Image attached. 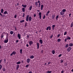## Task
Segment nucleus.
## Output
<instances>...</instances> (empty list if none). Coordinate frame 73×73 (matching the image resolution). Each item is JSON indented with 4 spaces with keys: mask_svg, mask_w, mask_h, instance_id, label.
Returning <instances> with one entry per match:
<instances>
[{
    "mask_svg": "<svg viewBox=\"0 0 73 73\" xmlns=\"http://www.w3.org/2000/svg\"><path fill=\"white\" fill-rule=\"evenodd\" d=\"M1 68H2V65H0V70L1 69Z\"/></svg>",
    "mask_w": 73,
    "mask_h": 73,
    "instance_id": "obj_36",
    "label": "nucleus"
},
{
    "mask_svg": "<svg viewBox=\"0 0 73 73\" xmlns=\"http://www.w3.org/2000/svg\"><path fill=\"white\" fill-rule=\"evenodd\" d=\"M4 61H5V63H6V59H5Z\"/></svg>",
    "mask_w": 73,
    "mask_h": 73,
    "instance_id": "obj_57",
    "label": "nucleus"
},
{
    "mask_svg": "<svg viewBox=\"0 0 73 73\" xmlns=\"http://www.w3.org/2000/svg\"><path fill=\"white\" fill-rule=\"evenodd\" d=\"M26 46H27V47H28V46H29V45H28V44H27Z\"/></svg>",
    "mask_w": 73,
    "mask_h": 73,
    "instance_id": "obj_56",
    "label": "nucleus"
},
{
    "mask_svg": "<svg viewBox=\"0 0 73 73\" xmlns=\"http://www.w3.org/2000/svg\"><path fill=\"white\" fill-rule=\"evenodd\" d=\"M29 66V65H26V68H28Z\"/></svg>",
    "mask_w": 73,
    "mask_h": 73,
    "instance_id": "obj_47",
    "label": "nucleus"
},
{
    "mask_svg": "<svg viewBox=\"0 0 73 73\" xmlns=\"http://www.w3.org/2000/svg\"><path fill=\"white\" fill-rule=\"evenodd\" d=\"M14 17L15 18H16V17H17V15H15V16H14Z\"/></svg>",
    "mask_w": 73,
    "mask_h": 73,
    "instance_id": "obj_45",
    "label": "nucleus"
},
{
    "mask_svg": "<svg viewBox=\"0 0 73 73\" xmlns=\"http://www.w3.org/2000/svg\"><path fill=\"white\" fill-rule=\"evenodd\" d=\"M52 53L53 54H54V53H55V51H54V50H53L52 51Z\"/></svg>",
    "mask_w": 73,
    "mask_h": 73,
    "instance_id": "obj_20",
    "label": "nucleus"
},
{
    "mask_svg": "<svg viewBox=\"0 0 73 73\" xmlns=\"http://www.w3.org/2000/svg\"><path fill=\"white\" fill-rule=\"evenodd\" d=\"M26 7H27V5H25L24 6V8H26Z\"/></svg>",
    "mask_w": 73,
    "mask_h": 73,
    "instance_id": "obj_54",
    "label": "nucleus"
},
{
    "mask_svg": "<svg viewBox=\"0 0 73 73\" xmlns=\"http://www.w3.org/2000/svg\"><path fill=\"white\" fill-rule=\"evenodd\" d=\"M29 15H28L26 18V20L27 21H28V19H29Z\"/></svg>",
    "mask_w": 73,
    "mask_h": 73,
    "instance_id": "obj_6",
    "label": "nucleus"
},
{
    "mask_svg": "<svg viewBox=\"0 0 73 73\" xmlns=\"http://www.w3.org/2000/svg\"><path fill=\"white\" fill-rule=\"evenodd\" d=\"M35 4L36 5H38V2H36L35 3Z\"/></svg>",
    "mask_w": 73,
    "mask_h": 73,
    "instance_id": "obj_41",
    "label": "nucleus"
},
{
    "mask_svg": "<svg viewBox=\"0 0 73 73\" xmlns=\"http://www.w3.org/2000/svg\"><path fill=\"white\" fill-rule=\"evenodd\" d=\"M71 49L72 48L70 47H68L67 49V51H68V52H69L71 50Z\"/></svg>",
    "mask_w": 73,
    "mask_h": 73,
    "instance_id": "obj_2",
    "label": "nucleus"
},
{
    "mask_svg": "<svg viewBox=\"0 0 73 73\" xmlns=\"http://www.w3.org/2000/svg\"><path fill=\"white\" fill-rule=\"evenodd\" d=\"M4 14H5V15L7 14V11H5L4 12Z\"/></svg>",
    "mask_w": 73,
    "mask_h": 73,
    "instance_id": "obj_31",
    "label": "nucleus"
},
{
    "mask_svg": "<svg viewBox=\"0 0 73 73\" xmlns=\"http://www.w3.org/2000/svg\"><path fill=\"white\" fill-rule=\"evenodd\" d=\"M16 42H19V40H16Z\"/></svg>",
    "mask_w": 73,
    "mask_h": 73,
    "instance_id": "obj_51",
    "label": "nucleus"
},
{
    "mask_svg": "<svg viewBox=\"0 0 73 73\" xmlns=\"http://www.w3.org/2000/svg\"><path fill=\"white\" fill-rule=\"evenodd\" d=\"M12 53H13V54H16V51H14L12 52Z\"/></svg>",
    "mask_w": 73,
    "mask_h": 73,
    "instance_id": "obj_15",
    "label": "nucleus"
},
{
    "mask_svg": "<svg viewBox=\"0 0 73 73\" xmlns=\"http://www.w3.org/2000/svg\"><path fill=\"white\" fill-rule=\"evenodd\" d=\"M60 41H61V39H58V42H60Z\"/></svg>",
    "mask_w": 73,
    "mask_h": 73,
    "instance_id": "obj_33",
    "label": "nucleus"
},
{
    "mask_svg": "<svg viewBox=\"0 0 73 73\" xmlns=\"http://www.w3.org/2000/svg\"><path fill=\"white\" fill-rule=\"evenodd\" d=\"M62 11L63 12H66V9H63L62 10Z\"/></svg>",
    "mask_w": 73,
    "mask_h": 73,
    "instance_id": "obj_27",
    "label": "nucleus"
},
{
    "mask_svg": "<svg viewBox=\"0 0 73 73\" xmlns=\"http://www.w3.org/2000/svg\"><path fill=\"white\" fill-rule=\"evenodd\" d=\"M8 42V38H6V40L4 41V43H7Z\"/></svg>",
    "mask_w": 73,
    "mask_h": 73,
    "instance_id": "obj_1",
    "label": "nucleus"
},
{
    "mask_svg": "<svg viewBox=\"0 0 73 73\" xmlns=\"http://www.w3.org/2000/svg\"><path fill=\"white\" fill-rule=\"evenodd\" d=\"M30 62V59L29 58H28L27 60V63H29Z\"/></svg>",
    "mask_w": 73,
    "mask_h": 73,
    "instance_id": "obj_8",
    "label": "nucleus"
},
{
    "mask_svg": "<svg viewBox=\"0 0 73 73\" xmlns=\"http://www.w3.org/2000/svg\"><path fill=\"white\" fill-rule=\"evenodd\" d=\"M59 17V16L58 15H57L56 17V20H57V19H58V17Z\"/></svg>",
    "mask_w": 73,
    "mask_h": 73,
    "instance_id": "obj_29",
    "label": "nucleus"
},
{
    "mask_svg": "<svg viewBox=\"0 0 73 73\" xmlns=\"http://www.w3.org/2000/svg\"><path fill=\"white\" fill-rule=\"evenodd\" d=\"M29 21H31V20H32V17H29Z\"/></svg>",
    "mask_w": 73,
    "mask_h": 73,
    "instance_id": "obj_10",
    "label": "nucleus"
},
{
    "mask_svg": "<svg viewBox=\"0 0 73 73\" xmlns=\"http://www.w3.org/2000/svg\"><path fill=\"white\" fill-rule=\"evenodd\" d=\"M25 5H24L23 4V5H22V7H24Z\"/></svg>",
    "mask_w": 73,
    "mask_h": 73,
    "instance_id": "obj_58",
    "label": "nucleus"
},
{
    "mask_svg": "<svg viewBox=\"0 0 73 73\" xmlns=\"http://www.w3.org/2000/svg\"><path fill=\"white\" fill-rule=\"evenodd\" d=\"M36 14H34V17H36Z\"/></svg>",
    "mask_w": 73,
    "mask_h": 73,
    "instance_id": "obj_53",
    "label": "nucleus"
},
{
    "mask_svg": "<svg viewBox=\"0 0 73 73\" xmlns=\"http://www.w3.org/2000/svg\"><path fill=\"white\" fill-rule=\"evenodd\" d=\"M38 3H39V5H41V3H40V1L38 0Z\"/></svg>",
    "mask_w": 73,
    "mask_h": 73,
    "instance_id": "obj_17",
    "label": "nucleus"
},
{
    "mask_svg": "<svg viewBox=\"0 0 73 73\" xmlns=\"http://www.w3.org/2000/svg\"><path fill=\"white\" fill-rule=\"evenodd\" d=\"M50 13V11H48L46 14V16H48V14Z\"/></svg>",
    "mask_w": 73,
    "mask_h": 73,
    "instance_id": "obj_13",
    "label": "nucleus"
},
{
    "mask_svg": "<svg viewBox=\"0 0 73 73\" xmlns=\"http://www.w3.org/2000/svg\"><path fill=\"white\" fill-rule=\"evenodd\" d=\"M29 43L30 45H31L32 44H33V41H30L29 42Z\"/></svg>",
    "mask_w": 73,
    "mask_h": 73,
    "instance_id": "obj_4",
    "label": "nucleus"
},
{
    "mask_svg": "<svg viewBox=\"0 0 73 73\" xmlns=\"http://www.w3.org/2000/svg\"><path fill=\"white\" fill-rule=\"evenodd\" d=\"M70 37H68L67 36V38H66V39H67V40H70Z\"/></svg>",
    "mask_w": 73,
    "mask_h": 73,
    "instance_id": "obj_24",
    "label": "nucleus"
},
{
    "mask_svg": "<svg viewBox=\"0 0 73 73\" xmlns=\"http://www.w3.org/2000/svg\"><path fill=\"white\" fill-rule=\"evenodd\" d=\"M48 29L49 31H50V30H51V27H50L49 26L48 27Z\"/></svg>",
    "mask_w": 73,
    "mask_h": 73,
    "instance_id": "obj_32",
    "label": "nucleus"
},
{
    "mask_svg": "<svg viewBox=\"0 0 73 73\" xmlns=\"http://www.w3.org/2000/svg\"><path fill=\"white\" fill-rule=\"evenodd\" d=\"M3 71L5 72V69L4 68H3Z\"/></svg>",
    "mask_w": 73,
    "mask_h": 73,
    "instance_id": "obj_44",
    "label": "nucleus"
},
{
    "mask_svg": "<svg viewBox=\"0 0 73 73\" xmlns=\"http://www.w3.org/2000/svg\"><path fill=\"white\" fill-rule=\"evenodd\" d=\"M5 16V15H2V17H4Z\"/></svg>",
    "mask_w": 73,
    "mask_h": 73,
    "instance_id": "obj_60",
    "label": "nucleus"
},
{
    "mask_svg": "<svg viewBox=\"0 0 73 73\" xmlns=\"http://www.w3.org/2000/svg\"><path fill=\"white\" fill-rule=\"evenodd\" d=\"M64 62V60H61V63H62V62Z\"/></svg>",
    "mask_w": 73,
    "mask_h": 73,
    "instance_id": "obj_46",
    "label": "nucleus"
},
{
    "mask_svg": "<svg viewBox=\"0 0 73 73\" xmlns=\"http://www.w3.org/2000/svg\"><path fill=\"white\" fill-rule=\"evenodd\" d=\"M61 56H62V54H60V55H59L58 57H61Z\"/></svg>",
    "mask_w": 73,
    "mask_h": 73,
    "instance_id": "obj_43",
    "label": "nucleus"
},
{
    "mask_svg": "<svg viewBox=\"0 0 73 73\" xmlns=\"http://www.w3.org/2000/svg\"><path fill=\"white\" fill-rule=\"evenodd\" d=\"M55 25H54L52 26V28H54V27H55Z\"/></svg>",
    "mask_w": 73,
    "mask_h": 73,
    "instance_id": "obj_42",
    "label": "nucleus"
},
{
    "mask_svg": "<svg viewBox=\"0 0 73 73\" xmlns=\"http://www.w3.org/2000/svg\"><path fill=\"white\" fill-rule=\"evenodd\" d=\"M19 5V3H17V5Z\"/></svg>",
    "mask_w": 73,
    "mask_h": 73,
    "instance_id": "obj_64",
    "label": "nucleus"
},
{
    "mask_svg": "<svg viewBox=\"0 0 73 73\" xmlns=\"http://www.w3.org/2000/svg\"><path fill=\"white\" fill-rule=\"evenodd\" d=\"M43 52H44V51H43V50H42V51H41L42 53H43Z\"/></svg>",
    "mask_w": 73,
    "mask_h": 73,
    "instance_id": "obj_63",
    "label": "nucleus"
},
{
    "mask_svg": "<svg viewBox=\"0 0 73 73\" xmlns=\"http://www.w3.org/2000/svg\"><path fill=\"white\" fill-rule=\"evenodd\" d=\"M54 17H55V16L54 15H53L52 16V19L53 20L54 19Z\"/></svg>",
    "mask_w": 73,
    "mask_h": 73,
    "instance_id": "obj_19",
    "label": "nucleus"
},
{
    "mask_svg": "<svg viewBox=\"0 0 73 73\" xmlns=\"http://www.w3.org/2000/svg\"><path fill=\"white\" fill-rule=\"evenodd\" d=\"M17 36L19 39H20V38H21V35H20V34H18Z\"/></svg>",
    "mask_w": 73,
    "mask_h": 73,
    "instance_id": "obj_5",
    "label": "nucleus"
},
{
    "mask_svg": "<svg viewBox=\"0 0 73 73\" xmlns=\"http://www.w3.org/2000/svg\"><path fill=\"white\" fill-rule=\"evenodd\" d=\"M28 73H32V71H30Z\"/></svg>",
    "mask_w": 73,
    "mask_h": 73,
    "instance_id": "obj_62",
    "label": "nucleus"
},
{
    "mask_svg": "<svg viewBox=\"0 0 73 73\" xmlns=\"http://www.w3.org/2000/svg\"><path fill=\"white\" fill-rule=\"evenodd\" d=\"M45 15H44L43 17V19H45Z\"/></svg>",
    "mask_w": 73,
    "mask_h": 73,
    "instance_id": "obj_50",
    "label": "nucleus"
},
{
    "mask_svg": "<svg viewBox=\"0 0 73 73\" xmlns=\"http://www.w3.org/2000/svg\"><path fill=\"white\" fill-rule=\"evenodd\" d=\"M40 42V44H42L43 42H42V40H39Z\"/></svg>",
    "mask_w": 73,
    "mask_h": 73,
    "instance_id": "obj_12",
    "label": "nucleus"
},
{
    "mask_svg": "<svg viewBox=\"0 0 73 73\" xmlns=\"http://www.w3.org/2000/svg\"><path fill=\"white\" fill-rule=\"evenodd\" d=\"M21 23H24V20H23L22 21H20Z\"/></svg>",
    "mask_w": 73,
    "mask_h": 73,
    "instance_id": "obj_26",
    "label": "nucleus"
},
{
    "mask_svg": "<svg viewBox=\"0 0 73 73\" xmlns=\"http://www.w3.org/2000/svg\"><path fill=\"white\" fill-rule=\"evenodd\" d=\"M13 53H12L11 54H10V56H13Z\"/></svg>",
    "mask_w": 73,
    "mask_h": 73,
    "instance_id": "obj_61",
    "label": "nucleus"
},
{
    "mask_svg": "<svg viewBox=\"0 0 73 73\" xmlns=\"http://www.w3.org/2000/svg\"><path fill=\"white\" fill-rule=\"evenodd\" d=\"M27 26V22H26L25 23V27H26Z\"/></svg>",
    "mask_w": 73,
    "mask_h": 73,
    "instance_id": "obj_34",
    "label": "nucleus"
},
{
    "mask_svg": "<svg viewBox=\"0 0 73 73\" xmlns=\"http://www.w3.org/2000/svg\"><path fill=\"white\" fill-rule=\"evenodd\" d=\"M73 27V23L72 22L71 23V28H72V27Z\"/></svg>",
    "mask_w": 73,
    "mask_h": 73,
    "instance_id": "obj_28",
    "label": "nucleus"
},
{
    "mask_svg": "<svg viewBox=\"0 0 73 73\" xmlns=\"http://www.w3.org/2000/svg\"><path fill=\"white\" fill-rule=\"evenodd\" d=\"M39 16L40 19H41V12L39 13Z\"/></svg>",
    "mask_w": 73,
    "mask_h": 73,
    "instance_id": "obj_3",
    "label": "nucleus"
},
{
    "mask_svg": "<svg viewBox=\"0 0 73 73\" xmlns=\"http://www.w3.org/2000/svg\"><path fill=\"white\" fill-rule=\"evenodd\" d=\"M1 13H3V9H1Z\"/></svg>",
    "mask_w": 73,
    "mask_h": 73,
    "instance_id": "obj_35",
    "label": "nucleus"
},
{
    "mask_svg": "<svg viewBox=\"0 0 73 73\" xmlns=\"http://www.w3.org/2000/svg\"><path fill=\"white\" fill-rule=\"evenodd\" d=\"M66 34H67V32H66V31L65 32V33L64 34V35H66Z\"/></svg>",
    "mask_w": 73,
    "mask_h": 73,
    "instance_id": "obj_37",
    "label": "nucleus"
},
{
    "mask_svg": "<svg viewBox=\"0 0 73 73\" xmlns=\"http://www.w3.org/2000/svg\"><path fill=\"white\" fill-rule=\"evenodd\" d=\"M60 34H58V35H57V37H60Z\"/></svg>",
    "mask_w": 73,
    "mask_h": 73,
    "instance_id": "obj_49",
    "label": "nucleus"
},
{
    "mask_svg": "<svg viewBox=\"0 0 73 73\" xmlns=\"http://www.w3.org/2000/svg\"><path fill=\"white\" fill-rule=\"evenodd\" d=\"M47 73H52V71H48Z\"/></svg>",
    "mask_w": 73,
    "mask_h": 73,
    "instance_id": "obj_39",
    "label": "nucleus"
},
{
    "mask_svg": "<svg viewBox=\"0 0 73 73\" xmlns=\"http://www.w3.org/2000/svg\"><path fill=\"white\" fill-rule=\"evenodd\" d=\"M64 73V70H62L61 71V73Z\"/></svg>",
    "mask_w": 73,
    "mask_h": 73,
    "instance_id": "obj_59",
    "label": "nucleus"
},
{
    "mask_svg": "<svg viewBox=\"0 0 73 73\" xmlns=\"http://www.w3.org/2000/svg\"><path fill=\"white\" fill-rule=\"evenodd\" d=\"M23 50L22 49H21L20 50V53H21V54H22V53H23Z\"/></svg>",
    "mask_w": 73,
    "mask_h": 73,
    "instance_id": "obj_23",
    "label": "nucleus"
},
{
    "mask_svg": "<svg viewBox=\"0 0 73 73\" xmlns=\"http://www.w3.org/2000/svg\"><path fill=\"white\" fill-rule=\"evenodd\" d=\"M40 46V44L39 43H37V48L38 49V48H39V46Z\"/></svg>",
    "mask_w": 73,
    "mask_h": 73,
    "instance_id": "obj_7",
    "label": "nucleus"
},
{
    "mask_svg": "<svg viewBox=\"0 0 73 73\" xmlns=\"http://www.w3.org/2000/svg\"><path fill=\"white\" fill-rule=\"evenodd\" d=\"M68 46H69V45H68V44H66V46H65V47L66 48H68Z\"/></svg>",
    "mask_w": 73,
    "mask_h": 73,
    "instance_id": "obj_22",
    "label": "nucleus"
},
{
    "mask_svg": "<svg viewBox=\"0 0 73 73\" xmlns=\"http://www.w3.org/2000/svg\"><path fill=\"white\" fill-rule=\"evenodd\" d=\"M22 11L23 12H24L25 11V8H22Z\"/></svg>",
    "mask_w": 73,
    "mask_h": 73,
    "instance_id": "obj_9",
    "label": "nucleus"
},
{
    "mask_svg": "<svg viewBox=\"0 0 73 73\" xmlns=\"http://www.w3.org/2000/svg\"><path fill=\"white\" fill-rule=\"evenodd\" d=\"M23 17H24V16H25V13H23Z\"/></svg>",
    "mask_w": 73,
    "mask_h": 73,
    "instance_id": "obj_55",
    "label": "nucleus"
},
{
    "mask_svg": "<svg viewBox=\"0 0 73 73\" xmlns=\"http://www.w3.org/2000/svg\"><path fill=\"white\" fill-rule=\"evenodd\" d=\"M32 6H30V7L29 8V9L30 11L32 10Z\"/></svg>",
    "mask_w": 73,
    "mask_h": 73,
    "instance_id": "obj_16",
    "label": "nucleus"
},
{
    "mask_svg": "<svg viewBox=\"0 0 73 73\" xmlns=\"http://www.w3.org/2000/svg\"><path fill=\"white\" fill-rule=\"evenodd\" d=\"M63 12H62V11L60 12V14L61 15H63Z\"/></svg>",
    "mask_w": 73,
    "mask_h": 73,
    "instance_id": "obj_38",
    "label": "nucleus"
},
{
    "mask_svg": "<svg viewBox=\"0 0 73 73\" xmlns=\"http://www.w3.org/2000/svg\"><path fill=\"white\" fill-rule=\"evenodd\" d=\"M13 31H10V34L11 35H13Z\"/></svg>",
    "mask_w": 73,
    "mask_h": 73,
    "instance_id": "obj_30",
    "label": "nucleus"
},
{
    "mask_svg": "<svg viewBox=\"0 0 73 73\" xmlns=\"http://www.w3.org/2000/svg\"><path fill=\"white\" fill-rule=\"evenodd\" d=\"M16 68H17L16 70H18V69H19V65H17Z\"/></svg>",
    "mask_w": 73,
    "mask_h": 73,
    "instance_id": "obj_11",
    "label": "nucleus"
},
{
    "mask_svg": "<svg viewBox=\"0 0 73 73\" xmlns=\"http://www.w3.org/2000/svg\"><path fill=\"white\" fill-rule=\"evenodd\" d=\"M44 7V5H41V10H42V9L43 8V7Z\"/></svg>",
    "mask_w": 73,
    "mask_h": 73,
    "instance_id": "obj_14",
    "label": "nucleus"
},
{
    "mask_svg": "<svg viewBox=\"0 0 73 73\" xmlns=\"http://www.w3.org/2000/svg\"><path fill=\"white\" fill-rule=\"evenodd\" d=\"M30 57L31 58H34V56L32 55Z\"/></svg>",
    "mask_w": 73,
    "mask_h": 73,
    "instance_id": "obj_25",
    "label": "nucleus"
},
{
    "mask_svg": "<svg viewBox=\"0 0 73 73\" xmlns=\"http://www.w3.org/2000/svg\"><path fill=\"white\" fill-rule=\"evenodd\" d=\"M21 64V62H17L16 63V64Z\"/></svg>",
    "mask_w": 73,
    "mask_h": 73,
    "instance_id": "obj_18",
    "label": "nucleus"
},
{
    "mask_svg": "<svg viewBox=\"0 0 73 73\" xmlns=\"http://www.w3.org/2000/svg\"><path fill=\"white\" fill-rule=\"evenodd\" d=\"M52 37H53V35H52L51 36H50V38H52Z\"/></svg>",
    "mask_w": 73,
    "mask_h": 73,
    "instance_id": "obj_48",
    "label": "nucleus"
},
{
    "mask_svg": "<svg viewBox=\"0 0 73 73\" xmlns=\"http://www.w3.org/2000/svg\"><path fill=\"white\" fill-rule=\"evenodd\" d=\"M48 27H47L46 29V30L47 31H48Z\"/></svg>",
    "mask_w": 73,
    "mask_h": 73,
    "instance_id": "obj_52",
    "label": "nucleus"
},
{
    "mask_svg": "<svg viewBox=\"0 0 73 73\" xmlns=\"http://www.w3.org/2000/svg\"><path fill=\"white\" fill-rule=\"evenodd\" d=\"M3 37H4V35H3V34H2V35H1V38H3Z\"/></svg>",
    "mask_w": 73,
    "mask_h": 73,
    "instance_id": "obj_40",
    "label": "nucleus"
},
{
    "mask_svg": "<svg viewBox=\"0 0 73 73\" xmlns=\"http://www.w3.org/2000/svg\"><path fill=\"white\" fill-rule=\"evenodd\" d=\"M69 45L70 46H73V44L72 43L70 44Z\"/></svg>",
    "mask_w": 73,
    "mask_h": 73,
    "instance_id": "obj_21",
    "label": "nucleus"
}]
</instances>
